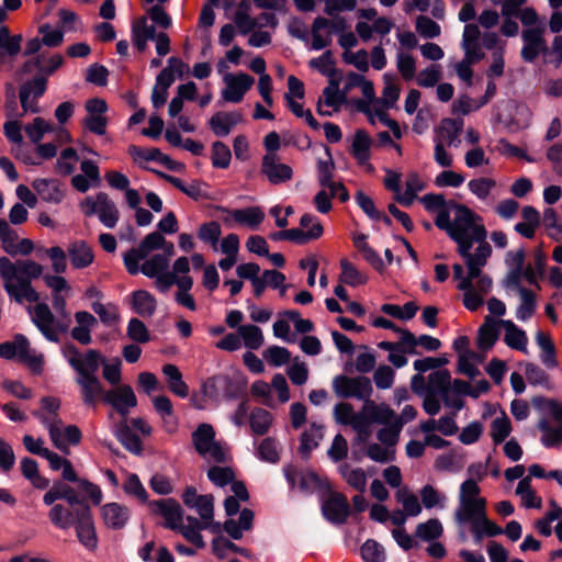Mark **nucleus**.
<instances>
[{"mask_svg":"<svg viewBox=\"0 0 562 562\" xmlns=\"http://www.w3.org/2000/svg\"><path fill=\"white\" fill-rule=\"evenodd\" d=\"M475 241H469L458 247L460 256L464 259L468 274L458 283L457 288L463 292V305L471 312L477 311L484 304V296L492 290V279L482 273L492 254V248L485 239L477 241L479 246L472 254L471 248Z\"/></svg>","mask_w":562,"mask_h":562,"instance_id":"obj_1","label":"nucleus"},{"mask_svg":"<svg viewBox=\"0 0 562 562\" xmlns=\"http://www.w3.org/2000/svg\"><path fill=\"white\" fill-rule=\"evenodd\" d=\"M481 488L473 479L465 480L459 491V504L454 512L458 525H470L471 532L479 542L483 537H495L503 529L487 518L486 499L480 495Z\"/></svg>","mask_w":562,"mask_h":562,"instance_id":"obj_2","label":"nucleus"},{"mask_svg":"<svg viewBox=\"0 0 562 562\" xmlns=\"http://www.w3.org/2000/svg\"><path fill=\"white\" fill-rule=\"evenodd\" d=\"M63 356L77 373L76 383L86 406L95 407L100 400H104L105 391L97 376L103 357L100 351L89 349L81 352L74 345L63 347Z\"/></svg>","mask_w":562,"mask_h":562,"instance_id":"obj_3","label":"nucleus"},{"mask_svg":"<svg viewBox=\"0 0 562 562\" xmlns=\"http://www.w3.org/2000/svg\"><path fill=\"white\" fill-rule=\"evenodd\" d=\"M43 274V267L36 261L26 259L12 262L8 257H0V277L3 289L10 300L23 304L36 303L40 295L31 281Z\"/></svg>","mask_w":562,"mask_h":562,"instance_id":"obj_4","label":"nucleus"},{"mask_svg":"<svg viewBox=\"0 0 562 562\" xmlns=\"http://www.w3.org/2000/svg\"><path fill=\"white\" fill-rule=\"evenodd\" d=\"M481 222L482 218L470 207L459 203H450V213H442L435 218L436 226L447 232L458 247L486 239V231Z\"/></svg>","mask_w":562,"mask_h":562,"instance_id":"obj_5","label":"nucleus"},{"mask_svg":"<svg viewBox=\"0 0 562 562\" xmlns=\"http://www.w3.org/2000/svg\"><path fill=\"white\" fill-rule=\"evenodd\" d=\"M70 295L71 293L50 294L52 304L57 316L53 314L49 306L45 303H37L30 310L33 324L48 341L58 342L60 336L69 330L71 318L70 313L67 311V300Z\"/></svg>","mask_w":562,"mask_h":562,"instance_id":"obj_6","label":"nucleus"},{"mask_svg":"<svg viewBox=\"0 0 562 562\" xmlns=\"http://www.w3.org/2000/svg\"><path fill=\"white\" fill-rule=\"evenodd\" d=\"M215 436V429L212 425L200 424L192 432V445L205 461L225 463L231 459L229 448L226 443L217 441Z\"/></svg>","mask_w":562,"mask_h":562,"instance_id":"obj_7","label":"nucleus"},{"mask_svg":"<svg viewBox=\"0 0 562 562\" xmlns=\"http://www.w3.org/2000/svg\"><path fill=\"white\" fill-rule=\"evenodd\" d=\"M0 357L5 360L18 359L34 373L43 371V353L31 348L29 339L22 334L15 335L11 341L0 344Z\"/></svg>","mask_w":562,"mask_h":562,"instance_id":"obj_8","label":"nucleus"},{"mask_svg":"<svg viewBox=\"0 0 562 562\" xmlns=\"http://www.w3.org/2000/svg\"><path fill=\"white\" fill-rule=\"evenodd\" d=\"M80 209L86 216L97 215L101 224L108 228H114L120 218L115 203L105 192L87 196L80 203Z\"/></svg>","mask_w":562,"mask_h":562,"instance_id":"obj_9","label":"nucleus"},{"mask_svg":"<svg viewBox=\"0 0 562 562\" xmlns=\"http://www.w3.org/2000/svg\"><path fill=\"white\" fill-rule=\"evenodd\" d=\"M224 88L221 97L225 102L239 103L255 85V78L250 75L239 72H226L223 76Z\"/></svg>","mask_w":562,"mask_h":562,"instance_id":"obj_10","label":"nucleus"},{"mask_svg":"<svg viewBox=\"0 0 562 562\" xmlns=\"http://www.w3.org/2000/svg\"><path fill=\"white\" fill-rule=\"evenodd\" d=\"M333 389L339 397H355L358 400H368L373 392L371 381L367 376L338 375L333 381Z\"/></svg>","mask_w":562,"mask_h":562,"instance_id":"obj_11","label":"nucleus"},{"mask_svg":"<svg viewBox=\"0 0 562 562\" xmlns=\"http://www.w3.org/2000/svg\"><path fill=\"white\" fill-rule=\"evenodd\" d=\"M42 420L48 429L53 443L60 451L68 453L70 446H76L81 441V431L77 426H65L58 418L52 420L43 418Z\"/></svg>","mask_w":562,"mask_h":562,"instance_id":"obj_12","label":"nucleus"},{"mask_svg":"<svg viewBox=\"0 0 562 562\" xmlns=\"http://www.w3.org/2000/svg\"><path fill=\"white\" fill-rule=\"evenodd\" d=\"M165 237L157 232L148 234L137 248L127 251L123 259L126 270L131 274L139 272V262L145 259L151 250L161 248L165 245Z\"/></svg>","mask_w":562,"mask_h":562,"instance_id":"obj_13","label":"nucleus"},{"mask_svg":"<svg viewBox=\"0 0 562 562\" xmlns=\"http://www.w3.org/2000/svg\"><path fill=\"white\" fill-rule=\"evenodd\" d=\"M87 115L83 120L85 127L97 135H104L108 126V119L104 115L108 111L106 102L101 98L87 100L85 104Z\"/></svg>","mask_w":562,"mask_h":562,"instance_id":"obj_14","label":"nucleus"},{"mask_svg":"<svg viewBox=\"0 0 562 562\" xmlns=\"http://www.w3.org/2000/svg\"><path fill=\"white\" fill-rule=\"evenodd\" d=\"M261 173L274 186L285 183L293 178L292 167L281 162L280 157L273 153H267L262 157Z\"/></svg>","mask_w":562,"mask_h":562,"instance_id":"obj_15","label":"nucleus"},{"mask_svg":"<svg viewBox=\"0 0 562 562\" xmlns=\"http://www.w3.org/2000/svg\"><path fill=\"white\" fill-rule=\"evenodd\" d=\"M300 225L301 228L285 229V235H288L286 240L296 244H305L310 240L318 239L324 233L321 221L313 214L302 215Z\"/></svg>","mask_w":562,"mask_h":562,"instance_id":"obj_16","label":"nucleus"},{"mask_svg":"<svg viewBox=\"0 0 562 562\" xmlns=\"http://www.w3.org/2000/svg\"><path fill=\"white\" fill-rule=\"evenodd\" d=\"M546 31L540 29L524 30L521 32V58L527 63L535 61L540 55L547 57L548 46L544 40Z\"/></svg>","mask_w":562,"mask_h":562,"instance_id":"obj_17","label":"nucleus"},{"mask_svg":"<svg viewBox=\"0 0 562 562\" xmlns=\"http://www.w3.org/2000/svg\"><path fill=\"white\" fill-rule=\"evenodd\" d=\"M220 210L227 214V216L224 217V222L226 224L231 225V223L234 222L252 231L258 229L266 216L260 206H249L236 210L221 207Z\"/></svg>","mask_w":562,"mask_h":562,"instance_id":"obj_18","label":"nucleus"},{"mask_svg":"<svg viewBox=\"0 0 562 562\" xmlns=\"http://www.w3.org/2000/svg\"><path fill=\"white\" fill-rule=\"evenodd\" d=\"M103 401L123 417H126L130 411L137 405L136 395L130 385H119L106 391Z\"/></svg>","mask_w":562,"mask_h":562,"instance_id":"obj_19","label":"nucleus"},{"mask_svg":"<svg viewBox=\"0 0 562 562\" xmlns=\"http://www.w3.org/2000/svg\"><path fill=\"white\" fill-rule=\"evenodd\" d=\"M76 531L80 543L88 550H94L98 546L94 524L89 507L83 506L76 510Z\"/></svg>","mask_w":562,"mask_h":562,"instance_id":"obj_20","label":"nucleus"},{"mask_svg":"<svg viewBox=\"0 0 562 562\" xmlns=\"http://www.w3.org/2000/svg\"><path fill=\"white\" fill-rule=\"evenodd\" d=\"M45 77H36L25 82L20 89V101L24 112H38L37 100L46 91Z\"/></svg>","mask_w":562,"mask_h":562,"instance_id":"obj_21","label":"nucleus"},{"mask_svg":"<svg viewBox=\"0 0 562 562\" xmlns=\"http://www.w3.org/2000/svg\"><path fill=\"white\" fill-rule=\"evenodd\" d=\"M32 188L47 203L59 204L65 198L64 186L57 179H35L32 182Z\"/></svg>","mask_w":562,"mask_h":562,"instance_id":"obj_22","label":"nucleus"},{"mask_svg":"<svg viewBox=\"0 0 562 562\" xmlns=\"http://www.w3.org/2000/svg\"><path fill=\"white\" fill-rule=\"evenodd\" d=\"M241 122L243 114L239 111H220L210 117L209 126L216 136L225 137Z\"/></svg>","mask_w":562,"mask_h":562,"instance_id":"obj_23","label":"nucleus"},{"mask_svg":"<svg viewBox=\"0 0 562 562\" xmlns=\"http://www.w3.org/2000/svg\"><path fill=\"white\" fill-rule=\"evenodd\" d=\"M371 145L372 138L366 131L358 130L355 133L351 145V154L358 161V164L363 166L369 172H372L374 170L373 166L370 164Z\"/></svg>","mask_w":562,"mask_h":562,"instance_id":"obj_24","label":"nucleus"},{"mask_svg":"<svg viewBox=\"0 0 562 562\" xmlns=\"http://www.w3.org/2000/svg\"><path fill=\"white\" fill-rule=\"evenodd\" d=\"M350 512L346 496L341 494L331 495L323 506L325 517L334 524H344Z\"/></svg>","mask_w":562,"mask_h":562,"instance_id":"obj_25","label":"nucleus"},{"mask_svg":"<svg viewBox=\"0 0 562 562\" xmlns=\"http://www.w3.org/2000/svg\"><path fill=\"white\" fill-rule=\"evenodd\" d=\"M76 326L71 329V337L81 345L92 341L91 331L97 326V318L89 312L80 311L75 314Z\"/></svg>","mask_w":562,"mask_h":562,"instance_id":"obj_26","label":"nucleus"},{"mask_svg":"<svg viewBox=\"0 0 562 562\" xmlns=\"http://www.w3.org/2000/svg\"><path fill=\"white\" fill-rule=\"evenodd\" d=\"M499 324L504 328V342L510 349L528 353V337L526 331L510 319H501Z\"/></svg>","mask_w":562,"mask_h":562,"instance_id":"obj_27","label":"nucleus"},{"mask_svg":"<svg viewBox=\"0 0 562 562\" xmlns=\"http://www.w3.org/2000/svg\"><path fill=\"white\" fill-rule=\"evenodd\" d=\"M101 516L106 527L122 529L130 519V510L126 506L113 502L102 506Z\"/></svg>","mask_w":562,"mask_h":562,"instance_id":"obj_28","label":"nucleus"},{"mask_svg":"<svg viewBox=\"0 0 562 562\" xmlns=\"http://www.w3.org/2000/svg\"><path fill=\"white\" fill-rule=\"evenodd\" d=\"M151 505L165 518L167 528L176 530L180 527L182 524V510L176 501L171 498L160 499Z\"/></svg>","mask_w":562,"mask_h":562,"instance_id":"obj_29","label":"nucleus"},{"mask_svg":"<svg viewBox=\"0 0 562 562\" xmlns=\"http://www.w3.org/2000/svg\"><path fill=\"white\" fill-rule=\"evenodd\" d=\"M67 256L75 269L89 267L94 260L92 248L83 240H75L68 245Z\"/></svg>","mask_w":562,"mask_h":562,"instance_id":"obj_30","label":"nucleus"},{"mask_svg":"<svg viewBox=\"0 0 562 562\" xmlns=\"http://www.w3.org/2000/svg\"><path fill=\"white\" fill-rule=\"evenodd\" d=\"M463 127L462 120L445 119L436 130L434 143H441L442 145L452 146L459 138Z\"/></svg>","mask_w":562,"mask_h":562,"instance_id":"obj_31","label":"nucleus"},{"mask_svg":"<svg viewBox=\"0 0 562 562\" xmlns=\"http://www.w3.org/2000/svg\"><path fill=\"white\" fill-rule=\"evenodd\" d=\"M498 325L499 321L493 318V316H485L483 324L479 328L477 333V347L482 351H487L493 348L498 339Z\"/></svg>","mask_w":562,"mask_h":562,"instance_id":"obj_32","label":"nucleus"},{"mask_svg":"<svg viewBox=\"0 0 562 562\" xmlns=\"http://www.w3.org/2000/svg\"><path fill=\"white\" fill-rule=\"evenodd\" d=\"M155 35V27L153 25H148L147 19L145 16H142L133 22L132 42L139 52H144L146 49L147 42L153 41Z\"/></svg>","mask_w":562,"mask_h":562,"instance_id":"obj_33","label":"nucleus"},{"mask_svg":"<svg viewBox=\"0 0 562 562\" xmlns=\"http://www.w3.org/2000/svg\"><path fill=\"white\" fill-rule=\"evenodd\" d=\"M199 514L203 528H210L217 532L221 529L220 524L213 522L214 516V497L210 494L201 495L200 499L192 507Z\"/></svg>","mask_w":562,"mask_h":562,"instance_id":"obj_34","label":"nucleus"},{"mask_svg":"<svg viewBox=\"0 0 562 562\" xmlns=\"http://www.w3.org/2000/svg\"><path fill=\"white\" fill-rule=\"evenodd\" d=\"M75 507H70L55 504L49 510L48 517L52 524L59 529H68L76 524V510Z\"/></svg>","mask_w":562,"mask_h":562,"instance_id":"obj_35","label":"nucleus"},{"mask_svg":"<svg viewBox=\"0 0 562 562\" xmlns=\"http://www.w3.org/2000/svg\"><path fill=\"white\" fill-rule=\"evenodd\" d=\"M162 373L165 374L169 390L181 398H186L189 395V386L182 380V374L178 367L168 363L162 367Z\"/></svg>","mask_w":562,"mask_h":562,"instance_id":"obj_36","label":"nucleus"},{"mask_svg":"<svg viewBox=\"0 0 562 562\" xmlns=\"http://www.w3.org/2000/svg\"><path fill=\"white\" fill-rule=\"evenodd\" d=\"M128 154L134 159L135 162L142 164L144 161H158L166 166H170L171 159L169 156L165 155L158 148H142L136 145H131L128 147Z\"/></svg>","mask_w":562,"mask_h":562,"instance_id":"obj_37","label":"nucleus"},{"mask_svg":"<svg viewBox=\"0 0 562 562\" xmlns=\"http://www.w3.org/2000/svg\"><path fill=\"white\" fill-rule=\"evenodd\" d=\"M427 393L439 395L440 398L451 393V375L448 370H438L428 375Z\"/></svg>","mask_w":562,"mask_h":562,"instance_id":"obj_38","label":"nucleus"},{"mask_svg":"<svg viewBox=\"0 0 562 562\" xmlns=\"http://www.w3.org/2000/svg\"><path fill=\"white\" fill-rule=\"evenodd\" d=\"M155 297L145 290H138L132 294V308L143 317H150L156 311Z\"/></svg>","mask_w":562,"mask_h":562,"instance_id":"obj_39","label":"nucleus"},{"mask_svg":"<svg viewBox=\"0 0 562 562\" xmlns=\"http://www.w3.org/2000/svg\"><path fill=\"white\" fill-rule=\"evenodd\" d=\"M329 25V21L323 16H318L314 20L312 24V48L314 50H321L329 45L331 41L328 31Z\"/></svg>","mask_w":562,"mask_h":562,"instance_id":"obj_40","label":"nucleus"},{"mask_svg":"<svg viewBox=\"0 0 562 562\" xmlns=\"http://www.w3.org/2000/svg\"><path fill=\"white\" fill-rule=\"evenodd\" d=\"M425 189V183L418 173L412 172L407 176L405 182V190L398 193L397 202L404 206L413 204L417 194Z\"/></svg>","mask_w":562,"mask_h":562,"instance_id":"obj_41","label":"nucleus"},{"mask_svg":"<svg viewBox=\"0 0 562 562\" xmlns=\"http://www.w3.org/2000/svg\"><path fill=\"white\" fill-rule=\"evenodd\" d=\"M57 499H65L70 507L81 504L75 491L63 484H55L43 497L47 506L53 505Z\"/></svg>","mask_w":562,"mask_h":562,"instance_id":"obj_42","label":"nucleus"},{"mask_svg":"<svg viewBox=\"0 0 562 562\" xmlns=\"http://www.w3.org/2000/svg\"><path fill=\"white\" fill-rule=\"evenodd\" d=\"M536 341L541 350L540 360L544 364V367L548 369L557 368L558 360H557L555 347H554L550 336L544 334L543 331H538L536 334Z\"/></svg>","mask_w":562,"mask_h":562,"instance_id":"obj_43","label":"nucleus"},{"mask_svg":"<svg viewBox=\"0 0 562 562\" xmlns=\"http://www.w3.org/2000/svg\"><path fill=\"white\" fill-rule=\"evenodd\" d=\"M516 494L521 499V505L526 508H541L542 499L531 487L530 476L521 479L516 487Z\"/></svg>","mask_w":562,"mask_h":562,"instance_id":"obj_44","label":"nucleus"},{"mask_svg":"<svg viewBox=\"0 0 562 562\" xmlns=\"http://www.w3.org/2000/svg\"><path fill=\"white\" fill-rule=\"evenodd\" d=\"M183 67L184 65L179 58L170 57L167 61V66L158 74L155 87L169 89L175 82V75H182Z\"/></svg>","mask_w":562,"mask_h":562,"instance_id":"obj_45","label":"nucleus"},{"mask_svg":"<svg viewBox=\"0 0 562 562\" xmlns=\"http://www.w3.org/2000/svg\"><path fill=\"white\" fill-rule=\"evenodd\" d=\"M22 36L11 35L7 26H0V64L4 60V55L14 57L21 49Z\"/></svg>","mask_w":562,"mask_h":562,"instance_id":"obj_46","label":"nucleus"},{"mask_svg":"<svg viewBox=\"0 0 562 562\" xmlns=\"http://www.w3.org/2000/svg\"><path fill=\"white\" fill-rule=\"evenodd\" d=\"M273 423V416L270 412L263 408H255L249 415L250 429L255 435H266Z\"/></svg>","mask_w":562,"mask_h":562,"instance_id":"obj_47","label":"nucleus"},{"mask_svg":"<svg viewBox=\"0 0 562 562\" xmlns=\"http://www.w3.org/2000/svg\"><path fill=\"white\" fill-rule=\"evenodd\" d=\"M172 248L173 246L170 244L168 246V255L157 254L145 260L142 267H139V271L149 278H154L162 273L168 267V256L171 255Z\"/></svg>","mask_w":562,"mask_h":562,"instance_id":"obj_48","label":"nucleus"},{"mask_svg":"<svg viewBox=\"0 0 562 562\" xmlns=\"http://www.w3.org/2000/svg\"><path fill=\"white\" fill-rule=\"evenodd\" d=\"M238 334L241 345L244 344L249 350H257L263 345L265 338L262 330L256 325H240L238 327Z\"/></svg>","mask_w":562,"mask_h":562,"instance_id":"obj_49","label":"nucleus"},{"mask_svg":"<svg viewBox=\"0 0 562 562\" xmlns=\"http://www.w3.org/2000/svg\"><path fill=\"white\" fill-rule=\"evenodd\" d=\"M21 472L35 488L44 490L49 485V481L40 474L37 462L31 458L21 460Z\"/></svg>","mask_w":562,"mask_h":562,"instance_id":"obj_50","label":"nucleus"},{"mask_svg":"<svg viewBox=\"0 0 562 562\" xmlns=\"http://www.w3.org/2000/svg\"><path fill=\"white\" fill-rule=\"evenodd\" d=\"M339 472L353 490L363 493L367 487V474L361 468H352L349 464H342L339 468Z\"/></svg>","mask_w":562,"mask_h":562,"instance_id":"obj_51","label":"nucleus"},{"mask_svg":"<svg viewBox=\"0 0 562 562\" xmlns=\"http://www.w3.org/2000/svg\"><path fill=\"white\" fill-rule=\"evenodd\" d=\"M323 427L321 425L312 424L301 437L300 452L303 457L307 458L312 450H314L319 441L323 439Z\"/></svg>","mask_w":562,"mask_h":562,"instance_id":"obj_52","label":"nucleus"},{"mask_svg":"<svg viewBox=\"0 0 562 562\" xmlns=\"http://www.w3.org/2000/svg\"><path fill=\"white\" fill-rule=\"evenodd\" d=\"M203 528V524L199 519L188 517V525L181 524L176 531H179L189 542L194 544L196 548L202 549L205 547V542L200 532Z\"/></svg>","mask_w":562,"mask_h":562,"instance_id":"obj_53","label":"nucleus"},{"mask_svg":"<svg viewBox=\"0 0 562 562\" xmlns=\"http://www.w3.org/2000/svg\"><path fill=\"white\" fill-rule=\"evenodd\" d=\"M396 501L403 506V512L411 517H416L422 513V505L417 496L407 487H400L395 493Z\"/></svg>","mask_w":562,"mask_h":562,"instance_id":"obj_54","label":"nucleus"},{"mask_svg":"<svg viewBox=\"0 0 562 562\" xmlns=\"http://www.w3.org/2000/svg\"><path fill=\"white\" fill-rule=\"evenodd\" d=\"M483 358L475 351H464L459 355L458 372L471 379L476 376L480 371L477 364L482 362Z\"/></svg>","mask_w":562,"mask_h":562,"instance_id":"obj_55","label":"nucleus"},{"mask_svg":"<svg viewBox=\"0 0 562 562\" xmlns=\"http://www.w3.org/2000/svg\"><path fill=\"white\" fill-rule=\"evenodd\" d=\"M520 304L516 311V317L526 322L531 318L536 312V297L531 290L519 288Z\"/></svg>","mask_w":562,"mask_h":562,"instance_id":"obj_56","label":"nucleus"},{"mask_svg":"<svg viewBox=\"0 0 562 562\" xmlns=\"http://www.w3.org/2000/svg\"><path fill=\"white\" fill-rule=\"evenodd\" d=\"M64 63V58L59 54L36 56L33 60L34 66L38 72L44 76L53 75Z\"/></svg>","mask_w":562,"mask_h":562,"instance_id":"obj_57","label":"nucleus"},{"mask_svg":"<svg viewBox=\"0 0 562 562\" xmlns=\"http://www.w3.org/2000/svg\"><path fill=\"white\" fill-rule=\"evenodd\" d=\"M512 432V423L508 416L502 413L491 423L490 435L495 445L502 443Z\"/></svg>","mask_w":562,"mask_h":562,"instance_id":"obj_58","label":"nucleus"},{"mask_svg":"<svg viewBox=\"0 0 562 562\" xmlns=\"http://www.w3.org/2000/svg\"><path fill=\"white\" fill-rule=\"evenodd\" d=\"M116 437L120 442L132 453L139 454L143 450L140 439L132 432L126 425V422L122 423L116 430Z\"/></svg>","mask_w":562,"mask_h":562,"instance_id":"obj_59","label":"nucleus"},{"mask_svg":"<svg viewBox=\"0 0 562 562\" xmlns=\"http://www.w3.org/2000/svg\"><path fill=\"white\" fill-rule=\"evenodd\" d=\"M346 91H340L338 82L331 80L328 87L323 91V103L327 108H331L337 111L346 101Z\"/></svg>","mask_w":562,"mask_h":562,"instance_id":"obj_60","label":"nucleus"},{"mask_svg":"<svg viewBox=\"0 0 562 562\" xmlns=\"http://www.w3.org/2000/svg\"><path fill=\"white\" fill-rule=\"evenodd\" d=\"M209 480L218 487L231 485L235 480V472L231 467L214 465L207 470Z\"/></svg>","mask_w":562,"mask_h":562,"instance_id":"obj_61","label":"nucleus"},{"mask_svg":"<svg viewBox=\"0 0 562 562\" xmlns=\"http://www.w3.org/2000/svg\"><path fill=\"white\" fill-rule=\"evenodd\" d=\"M442 532V525L437 518H431L426 522L418 524L416 528V536L424 541L438 539L441 537Z\"/></svg>","mask_w":562,"mask_h":562,"instance_id":"obj_62","label":"nucleus"},{"mask_svg":"<svg viewBox=\"0 0 562 562\" xmlns=\"http://www.w3.org/2000/svg\"><path fill=\"white\" fill-rule=\"evenodd\" d=\"M396 68L405 81H411L416 76V61L409 53L403 50L397 53Z\"/></svg>","mask_w":562,"mask_h":562,"instance_id":"obj_63","label":"nucleus"},{"mask_svg":"<svg viewBox=\"0 0 562 562\" xmlns=\"http://www.w3.org/2000/svg\"><path fill=\"white\" fill-rule=\"evenodd\" d=\"M360 552H361V557L364 562H384L385 561L384 549L375 540H372V539L367 540L362 544Z\"/></svg>","mask_w":562,"mask_h":562,"instance_id":"obj_64","label":"nucleus"}]
</instances>
